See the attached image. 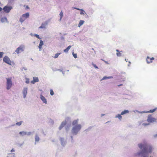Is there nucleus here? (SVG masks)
<instances>
[{"instance_id":"nucleus-40","label":"nucleus","mask_w":157,"mask_h":157,"mask_svg":"<svg viewBox=\"0 0 157 157\" xmlns=\"http://www.w3.org/2000/svg\"><path fill=\"white\" fill-rule=\"evenodd\" d=\"M112 78V77H103V79H105V78Z\"/></svg>"},{"instance_id":"nucleus-45","label":"nucleus","mask_w":157,"mask_h":157,"mask_svg":"<svg viewBox=\"0 0 157 157\" xmlns=\"http://www.w3.org/2000/svg\"><path fill=\"white\" fill-rule=\"evenodd\" d=\"M122 84H120V85H118V86H122Z\"/></svg>"},{"instance_id":"nucleus-1","label":"nucleus","mask_w":157,"mask_h":157,"mask_svg":"<svg viewBox=\"0 0 157 157\" xmlns=\"http://www.w3.org/2000/svg\"><path fill=\"white\" fill-rule=\"evenodd\" d=\"M138 146L141 150L142 151L141 152L137 154L138 155H140L144 153H149L151 152L152 147L151 146L148 145L146 143L143 144H138Z\"/></svg>"},{"instance_id":"nucleus-13","label":"nucleus","mask_w":157,"mask_h":157,"mask_svg":"<svg viewBox=\"0 0 157 157\" xmlns=\"http://www.w3.org/2000/svg\"><path fill=\"white\" fill-rule=\"evenodd\" d=\"M44 44V42L42 40H40L39 45L38 46V48L39 49V51H40L42 48V46Z\"/></svg>"},{"instance_id":"nucleus-9","label":"nucleus","mask_w":157,"mask_h":157,"mask_svg":"<svg viewBox=\"0 0 157 157\" xmlns=\"http://www.w3.org/2000/svg\"><path fill=\"white\" fill-rule=\"evenodd\" d=\"M40 140V138L38 134L36 133L35 136V144L36 145V144L38 143Z\"/></svg>"},{"instance_id":"nucleus-7","label":"nucleus","mask_w":157,"mask_h":157,"mask_svg":"<svg viewBox=\"0 0 157 157\" xmlns=\"http://www.w3.org/2000/svg\"><path fill=\"white\" fill-rule=\"evenodd\" d=\"M12 9L11 6H6L3 8V10L6 13H9L11 10Z\"/></svg>"},{"instance_id":"nucleus-34","label":"nucleus","mask_w":157,"mask_h":157,"mask_svg":"<svg viewBox=\"0 0 157 157\" xmlns=\"http://www.w3.org/2000/svg\"><path fill=\"white\" fill-rule=\"evenodd\" d=\"M26 80L25 81V83L27 84H28L29 82V79L28 78H26Z\"/></svg>"},{"instance_id":"nucleus-37","label":"nucleus","mask_w":157,"mask_h":157,"mask_svg":"<svg viewBox=\"0 0 157 157\" xmlns=\"http://www.w3.org/2000/svg\"><path fill=\"white\" fill-rule=\"evenodd\" d=\"M21 70L22 71H23V70H24L25 71H26L27 70V69L25 67H23L22 68Z\"/></svg>"},{"instance_id":"nucleus-48","label":"nucleus","mask_w":157,"mask_h":157,"mask_svg":"<svg viewBox=\"0 0 157 157\" xmlns=\"http://www.w3.org/2000/svg\"><path fill=\"white\" fill-rule=\"evenodd\" d=\"M23 28V29H25V28H24V27H23V28Z\"/></svg>"},{"instance_id":"nucleus-16","label":"nucleus","mask_w":157,"mask_h":157,"mask_svg":"<svg viewBox=\"0 0 157 157\" xmlns=\"http://www.w3.org/2000/svg\"><path fill=\"white\" fill-rule=\"evenodd\" d=\"M19 134L21 136H23L26 135V132L22 131L19 132Z\"/></svg>"},{"instance_id":"nucleus-18","label":"nucleus","mask_w":157,"mask_h":157,"mask_svg":"<svg viewBox=\"0 0 157 157\" xmlns=\"http://www.w3.org/2000/svg\"><path fill=\"white\" fill-rule=\"evenodd\" d=\"M15 155L14 153H9L8 154L7 157H15Z\"/></svg>"},{"instance_id":"nucleus-41","label":"nucleus","mask_w":157,"mask_h":157,"mask_svg":"<svg viewBox=\"0 0 157 157\" xmlns=\"http://www.w3.org/2000/svg\"><path fill=\"white\" fill-rule=\"evenodd\" d=\"M35 82L34 81V80H33V81H32L31 82V83L32 84H34L35 83Z\"/></svg>"},{"instance_id":"nucleus-30","label":"nucleus","mask_w":157,"mask_h":157,"mask_svg":"<svg viewBox=\"0 0 157 157\" xmlns=\"http://www.w3.org/2000/svg\"><path fill=\"white\" fill-rule=\"evenodd\" d=\"M22 121H21L18 122L16 123V125H17L20 126V125H21V124H22Z\"/></svg>"},{"instance_id":"nucleus-17","label":"nucleus","mask_w":157,"mask_h":157,"mask_svg":"<svg viewBox=\"0 0 157 157\" xmlns=\"http://www.w3.org/2000/svg\"><path fill=\"white\" fill-rule=\"evenodd\" d=\"M66 124V121L63 122L59 127V129L60 130Z\"/></svg>"},{"instance_id":"nucleus-32","label":"nucleus","mask_w":157,"mask_h":157,"mask_svg":"<svg viewBox=\"0 0 157 157\" xmlns=\"http://www.w3.org/2000/svg\"><path fill=\"white\" fill-rule=\"evenodd\" d=\"M61 54V53L56 54H55V56L54 57V58H57L58 57V56H59V55H60Z\"/></svg>"},{"instance_id":"nucleus-29","label":"nucleus","mask_w":157,"mask_h":157,"mask_svg":"<svg viewBox=\"0 0 157 157\" xmlns=\"http://www.w3.org/2000/svg\"><path fill=\"white\" fill-rule=\"evenodd\" d=\"M59 15H60V20H61L63 16V13L62 12V11H61L60 13H59Z\"/></svg>"},{"instance_id":"nucleus-28","label":"nucleus","mask_w":157,"mask_h":157,"mask_svg":"<svg viewBox=\"0 0 157 157\" xmlns=\"http://www.w3.org/2000/svg\"><path fill=\"white\" fill-rule=\"evenodd\" d=\"M33 35L39 39H41V38L40 37L39 35L38 34H34Z\"/></svg>"},{"instance_id":"nucleus-12","label":"nucleus","mask_w":157,"mask_h":157,"mask_svg":"<svg viewBox=\"0 0 157 157\" xmlns=\"http://www.w3.org/2000/svg\"><path fill=\"white\" fill-rule=\"evenodd\" d=\"M1 21L2 23L6 22L8 23L9 22L7 20V18L6 17H2L1 18Z\"/></svg>"},{"instance_id":"nucleus-43","label":"nucleus","mask_w":157,"mask_h":157,"mask_svg":"<svg viewBox=\"0 0 157 157\" xmlns=\"http://www.w3.org/2000/svg\"><path fill=\"white\" fill-rule=\"evenodd\" d=\"M154 136L155 137H157V134L155 135Z\"/></svg>"},{"instance_id":"nucleus-4","label":"nucleus","mask_w":157,"mask_h":157,"mask_svg":"<svg viewBox=\"0 0 157 157\" xmlns=\"http://www.w3.org/2000/svg\"><path fill=\"white\" fill-rule=\"evenodd\" d=\"M6 89L7 90L10 89L12 86V82L11 81V78H6Z\"/></svg>"},{"instance_id":"nucleus-47","label":"nucleus","mask_w":157,"mask_h":157,"mask_svg":"<svg viewBox=\"0 0 157 157\" xmlns=\"http://www.w3.org/2000/svg\"><path fill=\"white\" fill-rule=\"evenodd\" d=\"M71 137L72 139L73 140V137L72 136H71Z\"/></svg>"},{"instance_id":"nucleus-23","label":"nucleus","mask_w":157,"mask_h":157,"mask_svg":"<svg viewBox=\"0 0 157 157\" xmlns=\"http://www.w3.org/2000/svg\"><path fill=\"white\" fill-rule=\"evenodd\" d=\"M129 113V111L128 110H124V111L121 112V115H123L126 113Z\"/></svg>"},{"instance_id":"nucleus-24","label":"nucleus","mask_w":157,"mask_h":157,"mask_svg":"<svg viewBox=\"0 0 157 157\" xmlns=\"http://www.w3.org/2000/svg\"><path fill=\"white\" fill-rule=\"evenodd\" d=\"M116 51L117 52V55L118 56H121V52H119V51L117 49Z\"/></svg>"},{"instance_id":"nucleus-31","label":"nucleus","mask_w":157,"mask_h":157,"mask_svg":"<svg viewBox=\"0 0 157 157\" xmlns=\"http://www.w3.org/2000/svg\"><path fill=\"white\" fill-rule=\"evenodd\" d=\"M26 135L28 136L31 135L32 134V132H26Z\"/></svg>"},{"instance_id":"nucleus-21","label":"nucleus","mask_w":157,"mask_h":157,"mask_svg":"<svg viewBox=\"0 0 157 157\" xmlns=\"http://www.w3.org/2000/svg\"><path fill=\"white\" fill-rule=\"evenodd\" d=\"M71 47V46H69L66 49L64 50V52H67Z\"/></svg>"},{"instance_id":"nucleus-38","label":"nucleus","mask_w":157,"mask_h":157,"mask_svg":"<svg viewBox=\"0 0 157 157\" xmlns=\"http://www.w3.org/2000/svg\"><path fill=\"white\" fill-rule=\"evenodd\" d=\"M93 66L95 68H96V69H98V67L95 65V64H93Z\"/></svg>"},{"instance_id":"nucleus-26","label":"nucleus","mask_w":157,"mask_h":157,"mask_svg":"<svg viewBox=\"0 0 157 157\" xmlns=\"http://www.w3.org/2000/svg\"><path fill=\"white\" fill-rule=\"evenodd\" d=\"M121 115V114H118L116 115V117L118 118L120 120H121L122 118Z\"/></svg>"},{"instance_id":"nucleus-35","label":"nucleus","mask_w":157,"mask_h":157,"mask_svg":"<svg viewBox=\"0 0 157 157\" xmlns=\"http://www.w3.org/2000/svg\"><path fill=\"white\" fill-rule=\"evenodd\" d=\"M50 94L51 95H53L54 94V93L53 90H50Z\"/></svg>"},{"instance_id":"nucleus-10","label":"nucleus","mask_w":157,"mask_h":157,"mask_svg":"<svg viewBox=\"0 0 157 157\" xmlns=\"http://www.w3.org/2000/svg\"><path fill=\"white\" fill-rule=\"evenodd\" d=\"M28 88L27 87H24L22 91V93L23 95V98H26L27 94Z\"/></svg>"},{"instance_id":"nucleus-8","label":"nucleus","mask_w":157,"mask_h":157,"mask_svg":"<svg viewBox=\"0 0 157 157\" xmlns=\"http://www.w3.org/2000/svg\"><path fill=\"white\" fill-rule=\"evenodd\" d=\"M48 26V22L47 21H45L44 22L42 23L41 25L38 28V29H45Z\"/></svg>"},{"instance_id":"nucleus-20","label":"nucleus","mask_w":157,"mask_h":157,"mask_svg":"<svg viewBox=\"0 0 157 157\" xmlns=\"http://www.w3.org/2000/svg\"><path fill=\"white\" fill-rule=\"evenodd\" d=\"M157 109V108H156L153 109H151L149 111H147L146 113H152L155 112Z\"/></svg>"},{"instance_id":"nucleus-5","label":"nucleus","mask_w":157,"mask_h":157,"mask_svg":"<svg viewBox=\"0 0 157 157\" xmlns=\"http://www.w3.org/2000/svg\"><path fill=\"white\" fill-rule=\"evenodd\" d=\"M3 61L6 63L11 65V62L10 58L7 56H6L3 58Z\"/></svg>"},{"instance_id":"nucleus-14","label":"nucleus","mask_w":157,"mask_h":157,"mask_svg":"<svg viewBox=\"0 0 157 157\" xmlns=\"http://www.w3.org/2000/svg\"><path fill=\"white\" fill-rule=\"evenodd\" d=\"M40 98L44 103L45 104L47 103V102L46 99L45 98L44 96H43L42 95H40Z\"/></svg>"},{"instance_id":"nucleus-39","label":"nucleus","mask_w":157,"mask_h":157,"mask_svg":"<svg viewBox=\"0 0 157 157\" xmlns=\"http://www.w3.org/2000/svg\"><path fill=\"white\" fill-rule=\"evenodd\" d=\"M149 124H147L146 123H144L143 124V125L145 126L148 125Z\"/></svg>"},{"instance_id":"nucleus-6","label":"nucleus","mask_w":157,"mask_h":157,"mask_svg":"<svg viewBox=\"0 0 157 157\" xmlns=\"http://www.w3.org/2000/svg\"><path fill=\"white\" fill-rule=\"evenodd\" d=\"M156 121V119L153 117L151 115H150L148 116L147 121L148 122L152 123L155 122Z\"/></svg>"},{"instance_id":"nucleus-33","label":"nucleus","mask_w":157,"mask_h":157,"mask_svg":"<svg viewBox=\"0 0 157 157\" xmlns=\"http://www.w3.org/2000/svg\"><path fill=\"white\" fill-rule=\"evenodd\" d=\"M4 54V52H0V59L2 57L3 55Z\"/></svg>"},{"instance_id":"nucleus-44","label":"nucleus","mask_w":157,"mask_h":157,"mask_svg":"<svg viewBox=\"0 0 157 157\" xmlns=\"http://www.w3.org/2000/svg\"><path fill=\"white\" fill-rule=\"evenodd\" d=\"M2 8L1 7H0V12L2 11Z\"/></svg>"},{"instance_id":"nucleus-3","label":"nucleus","mask_w":157,"mask_h":157,"mask_svg":"<svg viewBox=\"0 0 157 157\" xmlns=\"http://www.w3.org/2000/svg\"><path fill=\"white\" fill-rule=\"evenodd\" d=\"M25 49V46L24 45H21L17 48L15 51L14 53L18 54L22 52H23Z\"/></svg>"},{"instance_id":"nucleus-2","label":"nucleus","mask_w":157,"mask_h":157,"mask_svg":"<svg viewBox=\"0 0 157 157\" xmlns=\"http://www.w3.org/2000/svg\"><path fill=\"white\" fill-rule=\"evenodd\" d=\"M78 119L74 120L72 123V125L75 126L73 127L72 129V132L75 135L77 134L81 128V125L80 124H77L78 122Z\"/></svg>"},{"instance_id":"nucleus-22","label":"nucleus","mask_w":157,"mask_h":157,"mask_svg":"<svg viewBox=\"0 0 157 157\" xmlns=\"http://www.w3.org/2000/svg\"><path fill=\"white\" fill-rule=\"evenodd\" d=\"M84 23V21L83 20H80L78 24V26L80 27Z\"/></svg>"},{"instance_id":"nucleus-36","label":"nucleus","mask_w":157,"mask_h":157,"mask_svg":"<svg viewBox=\"0 0 157 157\" xmlns=\"http://www.w3.org/2000/svg\"><path fill=\"white\" fill-rule=\"evenodd\" d=\"M73 56H74V57L75 58H77V54H75V53H73Z\"/></svg>"},{"instance_id":"nucleus-11","label":"nucleus","mask_w":157,"mask_h":157,"mask_svg":"<svg viewBox=\"0 0 157 157\" xmlns=\"http://www.w3.org/2000/svg\"><path fill=\"white\" fill-rule=\"evenodd\" d=\"M154 59L153 57L150 58L147 56L146 58V61L148 63H149L152 62V61Z\"/></svg>"},{"instance_id":"nucleus-42","label":"nucleus","mask_w":157,"mask_h":157,"mask_svg":"<svg viewBox=\"0 0 157 157\" xmlns=\"http://www.w3.org/2000/svg\"><path fill=\"white\" fill-rule=\"evenodd\" d=\"M10 151L11 152H14L15 151V150H14V149H13V148Z\"/></svg>"},{"instance_id":"nucleus-15","label":"nucleus","mask_w":157,"mask_h":157,"mask_svg":"<svg viewBox=\"0 0 157 157\" xmlns=\"http://www.w3.org/2000/svg\"><path fill=\"white\" fill-rule=\"evenodd\" d=\"M29 13H26L25 14H24L22 15V17L25 18V19L29 17Z\"/></svg>"},{"instance_id":"nucleus-49","label":"nucleus","mask_w":157,"mask_h":157,"mask_svg":"<svg viewBox=\"0 0 157 157\" xmlns=\"http://www.w3.org/2000/svg\"><path fill=\"white\" fill-rule=\"evenodd\" d=\"M150 157H151V156H150Z\"/></svg>"},{"instance_id":"nucleus-27","label":"nucleus","mask_w":157,"mask_h":157,"mask_svg":"<svg viewBox=\"0 0 157 157\" xmlns=\"http://www.w3.org/2000/svg\"><path fill=\"white\" fill-rule=\"evenodd\" d=\"M33 79L34 81L36 82H37L39 81V80L37 77H33Z\"/></svg>"},{"instance_id":"nucleus-46","label":"nucleus","mask_w":157,"mask_h":157,"mask_svg":"<svg viewBox=\"0 0 157 157\" xmlns=\"http://www.w3.org/2000/svg\"><path fill=\"white\" fill-rule=\"evenodd\" d=\"M30 35H31L32 36H33V35L32 34V33H31V34H30Z\"/></svg>"},{"instance_id":"nucleus-25","label":"nucleus","mask_w":157,"mask_h":157,"mask_svg":"<svg viewBox=\"0 0 157 157\" xmlns=\"http://www.w3.org/2000/svg\"><path fill=\"white\" fill-rule=\"evenodd\" d=\"M25 20V18H23L22 16L20 18L19 21L21 23H22Z\"/></svg>"},{"instance_id":"nucleus-19","label":"nucleus","mask_w":157,"mask_h":157,"mask_svg":"<svg viewBox=\"0 0 157 157\" xmlns=\"http://www.w3.org/2000/svg\"><path fill=\"white\" fill-rule=\"evenodd\" d=\"M74 9L80 10L81 11L80 14L81 15L84 14V13H85V11L82 9H80L79 8H75V7L74 8Z\"/></svg>"}]
</instances>
